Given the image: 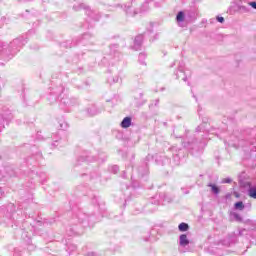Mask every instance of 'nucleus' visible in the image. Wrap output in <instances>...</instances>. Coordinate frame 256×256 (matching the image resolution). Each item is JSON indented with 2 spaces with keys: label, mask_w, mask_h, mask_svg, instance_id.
Wrapping results in <instances>:
<instances>
[{
  "label": "nucleus",
  "mask_w": 256,
  "mask_h": 256,
  "mask_svg": "<svg viewBox=\"0 0 256 256\" xmlns=\"http://www.w3.org/2000/svg\"><path fill=\"white\" fill-rule=\"evenodd\" d=\"M143 43V34H139L134 40V49L139 51L141 49V44Z\"/></svg>",
  "instance_id": "nucleus-1"
},
{
  "label": "nucleus",
  "mask_w": 256,
  "mask_h": 256,
  "mask_svg": "<svg viewBox=\"0 0 256 256\" xmlns=\"http://www.w3.org/2000/svg\"><path fill=\"white\" fill-rule=\"evenodd\" d=\"M121 127L123 129H127V128L131 127V118H129V117L124 118L121 122Z\"/></svg>",
  "instance_id": "nucleus-2"
},
{
  "label": "nucleus",
  "mask_w": 256,
  "mask_h": 256,
  "mask_svg": "<svg viewBox=\"0 0 256 256\" xmlns=\"http://www.w3.org/2000/svg\"><path fill=\"white\" fill-rule=\"evenodd\" d=\"M180 245L182 247H187V245H189V239H187V235L185 234L180 235Z\"/></svg>",
  "instance_id": "nucleus-3"
},
{
  "label": "nucleus",
  "mask_w": 256,
  "mask_h": 256,
  "mask_svg": "<svg viewBox=\"0 0 256 256\" xmlns=\"http://www.w3.org/2000/svg\"><path fill=\"white\" fill-rule=\"evenodd\" d=\"M176 21L178 23H183V21H185V13L183 12H178L177 16H176Z\"/></svg>",
  "instance_id": "nucleus-4"
},
{
  "label": "nucleus",
  "mask_w": 256,
  "mask_h": 256,
  "mask_svg": "<svg viewBox=\"0 0 256 256\" xmlns=\"http://www.w3.org/2000/svg\"><path fill=\"white\" fill-rule=\"evenodd\" d=\"M248 195L249 197H252V199H256V186L249 188Z\"/></svg>",
  "instance_id": "nucleus-5"
},
{
  "label": "nucleus",
  "mask_w": 256,
  "mask_h": 256,
  "mask_svg": "<svg viewBox=\"0 0 256 256\" xmlns=\"http://www.w3.org/2000/svg\"><path fill=\"white\" fill-rule=\"evenodd\" d=\"M235 209H237L238 211H243L245 209V204H243L242 201L236 202L234 204Z\"/></svg>",
  "instance_id": "nucleus-6"
},
{
  "label": "nucleus",
  "mask_w": 256,
  "mask_h": 256,
  "mask_svg": "<svg viewBox=\"0 0 256 256\" xmlns=\"http://www.w3.org/2000/svg\"><path fill=\"white\" fill-rule=\"evenodd\" d=\"M208 187H211V191L214 193V195H219V187H217L215 184H208Z\"/></svg>",
  "instance_id": "nucleus-7"
},
{
  "label": "nucleus",
  "mask_w": 256,
  "mask_h": 256,
  "mask_svg": "<svg viewBox=\"0 0 256 256\" xmlns=\"http://www.w3.org/2000/svg\"><path fill=\"white\" fill-rule=\"evenodd\" d=\"M179 231H187L189 229V224L187 223H181L178 226Z\"/></svg>",
  "instance_id": "nucleus-8"
},
{
  "label": "nucleus",
  "mask_w": 256,
  "mask_h": 256,
  "mask_svg": "<svg viewBox=\"0 0 256 256\" xmlns=\"http://www.w3.org/2000/svg\"><path fill=\"white\" fill-rule=\"evenodd\" d=\"M232 216L234 217V219L236 221H242L241 215L234 212V213H232Z\"/></svg>",
  "instance_id": "nucleus-9"
},
{
  "label": "nucleus",
  "mask_w": 256,
  "mask_h": 256,
  "mask_svg": "<svg viewBox=\"0 0 256 256\" xmlns=\"http://www.w3.org/2000/svg\"><path fill=\"white\" fill-rule=\"evenodd\" d=\"M216 19H217L218 23H224L225 22V18H223L222 16H218Z\"/></svg>",
  "instance_id": "nucleus-10"
},
{
  "label": "nucleus",
  "mask_w": 256,
  "mask_h": 256,
  "mask_svg": "<svg viewBox=\"0 0 256 256\" xmlns=\"http://www.w3.org/2000/svg\"><path fill=\"white\" fill-rule=\"evenodd\" d=\"M231 178H224L223 180H222V183H231Z\"/></svg>",
  "instance_id": "nucleus-11"
},
{
  "label": "nucleus",
  "mask_w": 256,
  "mask_h": 256,
  "mask_svg": "<svg viewBox=\"0 0 256 256\" xmlns=\"http://www.w3.org/2000/svg\"><path fill=\"white\" fill-rule=\"evenodd\" d=\"M249 5H250V7H252L253 9H256V2H250Z\"/></svg>",
  "instance_id": "nucleus-12"
},
{
  "label": "nucleus",
  "mask_w": 256,
  "mask_h": 256,
  "mask_svg": "<svg viewBox=\"0 0 256 256\" xmlns=\"http://www.w3.org/2000/svg\"><path fill=\"white\" fill-rule=\"evenodd\" d=\"M141 59H145V54L141 53V54L139 55V61H141Z\"/></svg>",
  "instance_id": "nucleus-13"
},
{
  "label": "nucleus",
  "mask_w": 256,
  "mask_h": 256,
  "mask_svg": "<svg viewBox=\"0 0 256 256\" xmlns=\"http://www.w3.org/2000/svg\"><path fill=\"white\" fill-rule=\"evenodd\" d=\"M183 81H187V78H183Z\"/></svg>",
  "instance_id": "nucleus-14"
},
{
  "label": "nucleus",
  "mask_w": 256,
  "mask_h": 256,
  "mask_svg": "<svg viewBox=\"0 0 256 256\" xmlns=\"http://www.w3.org/2000/svg\"><path fill=\"white\" fill-rule=\"evenodd\" d=\"M180 73H181V74H183V72H182V71H180Z\"/></svg>",
  "instance_id": "nucleus-15"
}]
</instances>
